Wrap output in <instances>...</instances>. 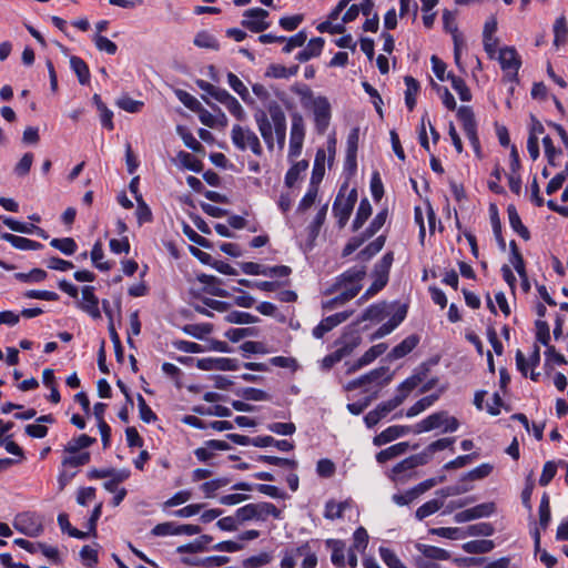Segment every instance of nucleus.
<instances>
[{
  "instance_id": "774afa93",
  "label": "nucleus",
  "mask_w": 568,
  "mask_h": 568,
  "mask_svg": "<svg viewBox=\"0 0 568 568\" xmlns=\"http://www.w3.org/2000/svg\"><path fill=\"white\" fill-rule=\"evenodd\" d=\"M335 464L327 458L320 459L316 465V473L322 478H329L335 474Z\"/></svg>"
},
{
  "instance_id": "6e6d98bb",
  "label": "nucleus",
  "mask_w": 568,
  "mask_h": 568,
  "mask_svg": "<svg viewBox=\"0 0 568 568\" xmlns=\"http://www.w3.org/2000/svg\"><path fill=\"white\" fill-rule=\"evenodd\" d=\"M394 261L392 252L386 253L382 260L375 265L373 275H378L388 280L390 266Z\"/></svg>"
},
{
  "instance_id": "0eeeda50",
  "label": "nucleus",
  "mask_w": 568,
  "mask_h": 568,
  "mask_svg": "<svg viewBox=\"0 0 568 568\" xmlns=\"http://www.w3.org/2000/svg\"><path fill=\"white\" fill-rule=\"evenodd\" d=\"M344 189V186L341 189L333 204V213L337 219L339 227H344L346 225L357 201L356 189H352L346 196L342 194Z\"/></svg>"
},
{
  "instance_id": "cd10ccee",
  "label": "nucleus",
  "mask_w": 568,
  "mask_h": 568,
  "mask_svg": "<svg viewBox=\"0 0 568 568\" xmlns=\"http://www.w3.org/2000/svg\"><path fill=\"white\" fill-rule=\"evenodd\" d=\"M387 314V304L385 302L373 304L364 311L358 323L364 321L381 322Z\"/></svg>"
},
{
  "instance_id": "864d4df0",
  "label": "nucleus",
  "mask_w": 568,
  "mask_h": 568,
  "mask_svg": "<svg viewBox=\"0 0 568 568\" xmlns=\"http://www.w3.org/2000/svg\"><path fill=\"white\" fill-rule=\"evenodd\" d=\"M104 257L103 247L101 242H97L91 251V260L94 266L101 271H108L111 268L109 262H102Z\"/></svg>"
},
{
  "instance_id": "9d476101",
  "label": "nucleus",
  "mask_w": 568,
  "mask_h": 568,
  "mask_svg": "<svg viewBox=\"0 0 568 568\" xmlns=\"http://www.w3.org/2000/svg\"><path fill=\"white\" fill-rule=\"evenodd\" d=\"M500 67L508 80L513 81L521 65L520 58L514 47H505L499 50Z\"/></svg>"
},
{
  "instance_id": "a19ab883",
  "label": "nucleus",
  "mask_w": 568,
  "mask_h": 568,
  "mask_svg": "<svg viewBox=\"0 0 568 568\" xmlns=\"http://www.w3.org/2000/svg\"><path fill=\"white\" fill-rule=\"evenodd\" d=\"M307 168L308 162L305 160L294 163L285 175V184L288 187H292L300 179L301 174L307 170Z\"/></svg>"
},
{
  "instance_id": "37998d69",
  "label": "nucleus",
  "mask_w": 568,
  "mask_h": 568,
  "mask_svg": "<svg viewBox=\"0 0 568 568\" xmlns=\"http://www.w3.org/2000/svg\"><path fill=\"white\" fill-rule=\"evenodd\" d=\"M443 506H444L443 500H438V499L428 500L427 503L423 504L420 507L417 508L415 516L418 520H423L426 517L438 511Z\"/></svg>"
},
{
  "instance_id": "8fccbe9b",
  "label": "nucleus",
  "mask_w": 568,
  "mask_h": 568,
  "mask_svg": "<svg viewBox=\"0 0 568 568\" xmlns=\"http://www.w3.org/2000/svg\"><path fill=\"white\" fill-rule=\"evenodd\" d=\"M50 245L65 255H72L77 251V243L72 237L53 239Z\"/></svg>"
},
{
  "instance_id": "58836bf2",
  "label": "nucleus",
  "mask_w": 568,
  "mask_h": 568,
  "mask_svg": "<svg viewBox=\"0 0 568 568\" xmlns=\"http://www.w3.org/2000/svg\"><path fill=\"white\" fill-rule=\"evenodd\" d=\"M90 462V453H75V454H65L62 459L63 468H77L83 465H87Z\"/></svg>"
},
{
  "instance_id": "e2e57ef3",
  "label": "nucleus",
  "mask_w": 568,
  "mask_h": 568,
  "mask_svg": "<svg viewBox=\"0 0 568 568\" xmlns=\"http://www.w3.org/2000/svg\"><path fill=\"white\" fill-rule=\"evenodd\" d=\"M136 202H138V207H136L135 215L138 219V223L140 225H142L144 223L151 222L152 221V212H151L150 207L148 206V204L144 202L143 197L139 196Z\"/></svg>"
},
{
  "instance_id": "7c9ffc66",
  "label": "nucleus",
  "mask_w": 568,
  "mask_h": 568,
  "mask_svg": "<svg viewBox=\"0 0 568 568\" xmlns=\"http://www.w3.org/2000/svg\"><path fill=\"white\" fill-rule=\"evenodd\" d=\"M416 549L426 558L428 559H433V560H447L449 559L450 555L447 550L443 549V548H439V547H436V546H430V545H425V544H417L416 545Z\"/></svg>"
},
{
  "instance_id": "f704fd0d",
  "label": "nucleus",
  "mask_w": 568,
  "mask_h": 568,
  "mask_svg": "<svg viewBox=\"0 0 568 568\" xmlns=\"http://www.w3.org/2000/svg\"><path fill=\"white\" fill-rule=\"evenodd\" d=\"M494 541L488 539L471 540L463 545V549L467 554H486L494 549Z\"/></svg>"
},
{
  "instance_id": "de8ad7c7",
  "label": "nucleus",
  "mask_w": 568,
  "mask_h": 568,
  "mask_svg": "<svg viewBox=\"0 0 568 568\" xmlns=\"http://www.w3.org/2000/svg\"><path fill=\"white\" fill-rule=\"evenodd\" d=\"M387 215V209H384L376 214V216L371 222L369 226L363 232L366 235V237L371 239L383 227V225L386 222Z\"/></svg>"
},
{
  "instance_id": "f8f14e48",
  "label": "nucleus",
  "mask_w": 568,
  "mask_h": 568,
  "mask_svg": "<svg viewBox=\"0 0 568 568\" xmlns=\"http://www.w3.org/2000/svg\"><path fill=\"white\" fill-rule=\"evenodd\" d=\"M313 113L316 130L322 134L327 130L331 121V104L325 97L313 100Z\"/></svg>"
},
{
  "instance_id": "4d7b16f0",
  "label": "nucleus",
  "mask_w": 568,
  "mask_h": 568,
  "mask_svg": "<svg viewBox=\"0 0 568 568\" xmlns=\"http://www.w3.org/2000/svg\"><path fill=\"white\" fill-rule=\"evenodd\" d=\"M307 40V34L305 31H300L291 38H286L285 45L283 47L284 53L292 52L295 48H301L305 44Z\"/></svg>"
},
{
  "instance_id": "423d86ee",
  "label": "nucleus",
  "mask_w": 568,
  "mask_h": 568,
  "mask_svg": "<svg viewBox=\"0 0 568 568\" xmlns=\"http://www.w3.org/2000/svg\"><path fill=\"white\" fill-rule=\"evenodd\" d=\"M305 133L306 128L303 115L298 112L293 113L291 115L288 159L294 160L301 155Z\"/></svg>"
},
{
  "instance_id": "c756f323",
  "label": "nucleus",
  "mask_w": 568,
  "mask_h": 568,
  "mask_svg": "<svg viewBox=\"0 0 568 568\" xmlns=\"http://www.w3.org/2000/svg\"><path fill=\"white\" fill-rule=\"evenodd\" d=\"M349 507V501H335L333 499L325 504L324 517L329 520L339 519Z\"/></svg>"
},
{
  "instance_id": "4c0bfd02",
  "label": "nucleus",
  "mask_w": 568,
  "mask_h": 568,
  "mask_svg": "<svg viewBox=\"0 0 568 568\" xmlns=\"http://www.w3.org/2000/svg\"><path fill=\"white\" fill-rule=\"evenodd\" d=\"M95 442V438L90 437L85 434L80 435L77 438L71 439L64 447L65 454H75L80 449L91 446Z\"/></svg>"
},
{
  "instance_id": "aec40b11",
  "label": "nucleus",
  "mask_w": 568,
  "mask_h": 568,
  "mask_svg": "<svg viewBox=\"0 0 568 568\" xmlns=\"http://www.w3.org/2000/svg\"><path fill=\"white\" fill-rule=\"evenodd\" d=\"M410 432L409 426L394 425L384 429L373 439L375 446L386 445Z\"/></svg>"
},
{
  "instance_id": "bf43d9fd",
  "label": "nucleus",
  "mask_w": 568,
  "mask_h": 568,
  "mask_svg": "<svg viewBox=\"0 0 568 568\" xmlns=\"http://www.w3.org/2000/svg\"><path fill=\"white\" fill-rule=\"evenodd\" d=\"M16 278L26 283H39L45 280L47 272L41 268H33L29 273H17Z\"/></svg>"
},
{
  "instance_id": "72a5a7b5",
  "label": "nucleus",
  "mask_w": 568,
  "mask_h": 568,
  "mask_svg": "<svg viewBox=\"0 0 568 568\" xmlns=\"http://www.w3.org/2000/svg\"><path fill=\"white\" fill-rule=\"evenodd\" d=\"M415 468V465L409 457L403 459L402 462H399L398 464H396L392 470H390V474H389V478L390 480H393L394 483H399V481H404L405 480V473L408 471V470H412Z\"/></svg>"
},
{
  "instance_id": "680f3d73",
  "label": "nucleus",
  "mask_w": 568,
  "mask_h": 568,
  "mask_svg": "<svg viewBox=\"0 0 568 568\" xmlns=\"http://www.w3.org/2000/svg\"><path fill=\"white\" fill-rule=\"evenodd\" d=\"M493 470L491 465L481 464L480 466L468 471L463 478L462 481L465 480H478L487 477Z\"/></svg>"
},
{
  "instance_id": "4468645a",
  "label": "nucleus",
  "mask_w": 568,
  "mask_h": 568,
  "mask_svg": "<svg viewBox=\"0 0 568 568\" xmlns=\"http://www.w3.org/2000/svg\"><path fill=\"white\" fill-rule=\"evenodd\" d=\"M82 297L79 302V307L88 313L92 318L99 320L101 318V312L99 308V298L94 294V287L91 285H85L82 287Z\"/></svg>"
},
{
  "instance_id": "79ce46f5",
  "label": "nucleus",
  "mask_w": 568,
  "mask_h": 568,
  "mask_svg": "<svg viewBox=\"0 0 568 568\" xmlns=\"http://www.w3.org/2000/svg\"><path fill=\"white\" fill-rule=\"evenodd\" d=\"M318 194V186H316L315 181L310 182V187L303 199L300 201L297 206L298 213H304L307 211L316 201Z\"/></svg>"
},
{
  "instance_id": "dca6fc26",
  "label": "nucleus",
  "mask_w": 568,
  "mask_h": 568,
  "mask_svg": "<svg viewBox=\"0 0 568 568\" xmlns=\"http://www.w3.org/2000/svg\"><path fill=\"white\" fill-rule=\"evenodd\" d=\"M197 367L203 371H236L239 363L234 358L206 357L197 361Z\"/></svg>"
},
{
  "instance_id": "a18cd8bd",
  "label": "nucleus",
  "mask_w": 568,
  "mask_h": 568,
  "mask_svg": "<svg viewBox=\"0 0 568 568\" xmlns=\"http://www.w3.org/2000/svg\"><path fill=\"white\" fill-rule=\"evenodd\" d=\"M385 241V235H379L358 253V257L362 260H369L384 247Z\"/></svg>"
},
{
  "instance_id": "f257e3e1",
  "label": "nucleus",
  "mask_w": 568,
  "mask_h": 568,
  "mask_svg": "<svg viewBox=\"0 0 568 568\" xmlns=\"http://www.w3.org/2000/svg\"><path fill=\"white\" fill-rule=\"evenodd\" d=\"M267 111L270 118L263 110L254 114L257 129L268 150L272 151L274 149V136L276 138L278 149L283 150L286 140V115L276 102L271 103Z\"/></svg>"
},
{
  "instance_id": "13d9d810",
  "label": "nucleus",
  "mask_w": 568,
  "mask_h": 568,
  "mask_svg": "<svg viewBox=\"0 0 568 568\" xmlns=\"http://www.w3.org/2000/svg\"><path fill=\"white\" fill-rule=\"evenodd\" d=\"M375 280L372 283V285L366 290V292L361 296L358 300V303H363L364 301H367L368 298L373 297L375 294H377L385 285L387 284L388 280L378 275H374Z\"/></svg>"
},
{
  "instance_id": "393cba45",
  "label": "nucleus",
  "mask_w": 568,
  "mask_h": 568,
  "mask_svg": "<svg viewBox=\"0 0 568 568\" xmlns=\"http://www.w3.org/2000/svg\"><path fill=\"white\" fill-rule=\"evenodd\" d=\"M324 39L323 38H313L308 41L307 45L298 52L296 55V60L300 62H306L312 58H316L322 53L324 48Z\"/></svg>"
},
{
  "instance_id": "5701e85b",
  "label": "nucleus",
  "mask_w": 568,
  "mask_h": 568,
  "mask_svg": "<svg viewBox=\"0 0 568 568\" xmlns=\"http://www.w3.org/2000/svg\"><path fill=\"white\" fill-rule=\"evenodd\" d=\"M386 349H387V345L384 343L372 346L368 351H366L363 354V356L353 366H351L347 369V373L355 372L356 369H358L365 365H368L375 358H377L378 356L384 354Z\"/></svg>"
},
{
  "instance_id": "bb28decb",
  "label": "nucleus",
  "mask_w": 568,
  "mask_h": 568,
  "mask_svg": "<svg viewBox=\"0 0 568 568\" xmlns=\"http://www.w3.org/2000/svg\"><path fill=\"white\" fill-rule=\"evenodd\" d=\"M408 447H409V445L406 442L389 446L386 449H383L376 454V460L379 464H384L395 457H398V456L405 454L407 452Z\"/></svg>"
},
{
  "instance_id": "ddd939ff",
  "label": "nucleus",
  "mask_w": 568,
  "mask_h": 568,
  "mask_svg": "<svg viewBox=\"0 0 568 568\" xmlns=\"http://www.w3.org/2000/svg\"><path fill=\"white\" fill-rule=\"evenodd\" d=\"M495 511L494 503H484L473 508L459 511L454 516V521L457 524L467 523L474 519L488 517Z\"/></svg>"
},
{
  "instance_id": "09e8293b",
  "label": "nucleus",
  "mask_w": 568,
  "mask_h": 568,
  "mask_svg": "<svg viewBox=\"0 0 568 568\" xmlns=\"http://www.w3.org/2000/svg\"><path fill=\"white\" fill-rule=\"evenodd\" d=\"M257 460L270 464V465L288 468L292 470L297 468V462L294 459H287V458L276 457V456L260 455Z\"/></svg>"
},
{
  "instance_id": "6e6552de",
  "label": "nucleus",
  "mask_w": 568,
  "mask_h": 568,
  "mask_svg": "<svg viewBox=\"0 0 568 568\" xmlns=\"http://www.w3.org/2000/svg\"><path fill=\"white\" fill-rule=\"evenodd\" d=\"M366 276L365 266H354L342 273L334 284V290H351L356 292V295L362 290V281Z\"/></svg>"
},
{
  "instance_id": "a878e982",
  "label": "nucleus",
  "mask_w": 568,
  "mask_h": 568,
  "mask_svg": "<svg viewBox=\"0 0 568 568\" xmlns=\"http://www.w3.org/2000/svg\"><path fill=\"white\" fill-rule=\"evenodd\" d=\"M387 372H388L387 367H379V368L373 369L369 373L349 382L346 386V389L352 390V389L362 387L366 384L377 382L379 378L384 377Z\"/></svg>"
},
{
  "instance_id": "ea45409f",
  "label": "nucleus",
  "mask_w": 568,
  "mask_h": 568,
  "mask_svg": "<svg viewBox=\"0 0 568 568\" xmlns=\"http://www.w3.org/2000/svg\"><path fill=\"white\" fill-rule=\"evenodd\" d=\"M447 79L450 80L453 89L457 92L462 101L471 100L470 90L462 78L453 73H448Z\"/></svg>"
},
{
  "instance_id": "9b49d317",
  "label": "nucleus",
  "mask_w": 568,
  "mask_h": 568,
  "mask_svg": "<svg viewBox=\"0 0 568 568\" xmlns=\"http://www.w3.org/2000/svg\"><path fill=\"white\" fill-rule=\"evenodd\" d=\"M242 26L252 32L258 33L266 30L270 23L266 21L268 12L262 8H253L244 11Z\"/></svg>"
},
{
  "instance_id": "2f4dec72",
  "label": "nucleus",
  "mask_w": 568,
  "mask_h": 568,
  "mask_svg": "<svg viewBox=\"0 0 568 568\" xmlns=\"http://www.w3.org/2000/svg\"><path fill=\"white\" fill-rule=\"evenodd\" d=\"M405 84H406V91H405V103L408 110H413L416 105V95L419 91V84L418 82L410 75H406L404 78Z\"/></svg>"
},
{
  "instance_id": "e433bc0d",
  "label": "nucleus",
  "mask_w": 568,
  "mask_h": 568,
  "mask_svg": "<svg viewBox=\"0 0 568 568\" xmlns=\"http://www.w3.org/2000/svg\"><path fill=\"white\" fill-rule=\"evenodd\" d=\"M372 214V206L367 199H363L353 221V231L359 230Z\"/></svg>"
},
{
  "instance_id": "6ab92c4d",
  "label": "nucleus",
  "mask_w": 568,
  "mask_h": 568,
  "mask_svg": "<svg viewBox=\"0 0 568 568\" xmlns=\"http://www.w3.org/2000/svg\"><path fill=\"white\" fill-rule=\"evenodd\" d=\"M407 306L400 305L396 312L392 315L390 320L383 324L373 334V339L382 338L389 333H392L406 317Z\"/></svg>"
},
{
  "instance_id": "052dcab7",
  "label": "nucleus",
  "mask_w": 568,
  "mask_h": 568,
  "mask_svg": "<svg viewBox=\"0 0 568 568\" xmlns=\"http://www.w3.org/2000/svg\"><path fill=\"white\" fill-rule=\"evenodd\" d=\"M212 325L209 323L191 324L184 327V332L195 338H203L212 332Z\"/></svg>"
},
{
  "instance_id": "1a4fd4ad",
  "label": "nucleus",
  "mask_w": 568,
  "mask_h": 568,
  "mask_svg": "<svg viewBox=\"0 0 568 568\" xmlns=\"http://www.w3.org/2000/svg\"><path fill=\"white\" fill-rule=\"evenodd\" d=\"M457 116L463 124L466 138L469 140L476 153L480 151V143L477 135L476 121L470 106L463 105L457 111Z\"/></svg>"
},
{
  "instance_id": "7ed1b4c3",
  "label": "nucleus",
  "mask_w": 568,
  "mask_h": 568,
  "mask_svg": "<svg viewBox=\"0 0 568 568\" xmlns=\"http://www.w3.org/2000/svg\"><path fill=\"white\" fill-rule=\"evenodd\" d=\"M423 375H413L405 379L397 388V394L389 400L379 404L376 409L383 417H386L390 412L404 403L409 394L423 382Z\"/></svg>"
},
{
  "instance_id": "0e129e2a",
  "label": "nucleus",
  "mask_w": 568,
  "mask_h": 568,
  "mask_svg": "<svg viewBox=\"0 0 568 568\" xmlns=\"http://www.w3.org/2000/svg\"><path fill=\"white\" fill-rule=\"evenodd\" d=\"M225 321L234 324H250L256 321V317L246 312L233 311L225 316Z\"/></svg>"
},
{
  "instance_id": "473e14b6",
  "label": "nucleus",
  "mask_w": 568,
  "mask_h": 568,
  "mask_svg": "<svg viewBox=\"0 0 568 568\" xmlns=\"http://www.w3.org/2000/svg\"><path fill=\"white\" fill-rule=\"evenodd\" d=\"M71 69L77 74L81 84H87L90 80V71L88 64L79 57L72 55L70 58Z\"/></svg>"
},
{
  "instance_id": "49530a36",
  "label": "nucleus",
  "mask_w": 568,
  "mask_h": 568,
  "mask_svg": "<svg viewBox=\"0 0 568 568\" xmlns=\"http://www.w3.org/2000/svg\"><path fill=\"white\" fill-rule=\"evenodd\" d=\"M327 210L328 205H323L316 213L313 222L308 225V234L312 239H315L318 235L320 230L325 222Z\"/></svg>"
},
{
  "instance_id": "f3484780",
  "label": "nucleus",
  "mask_w": 568,
  "mask_h": 568,
  "mask_svg": "<svg viewBox=\"0 0 568 568\" xmlns=\"http://www.w3.org/2000/svg\"><path fill=\"white\" fill-rule=\"evenodd\" d=\"M13 526L18 531L30 537H36L42 531L41 524L36 521L33 516L30 514H21L17 516Z\"/></svg>"
},
{
  "instance_id": "338daca9",
  "label": "nucleus",
  "mask_w": 568,
  "mask_h": 568,
  "mask_svg": "<svg viewBox=\"0 0 568 568\" xmlns=\"http://www.w3.org/2000/svg\"><path fill=\"white\" fill-rule=\"evenodd\" d=\"M224 105L236 120L244 121L246 119V112L233 95L225 102Z\"/></svg>"
},
{
  "instance_id": "2eb2a0df",
  "label": "nucleus",
  "mask_w": 568,
  "mask_h": 568,
  "mask_svg": "<svg viewBox=\"0 0 568 568\" xmlns=\"http://www.w3.org/2000/svg\"><path fill=\"white\" fill-rule=\"evenodd\" d=\"M352 314L353 311H344L323 318L320 324L314 327L313 336L315 338H322L326 333L345 322Z\"/></svg>"
},
{
  "instance_id": "b1692460",
  "label": "nucleus",
  "mask_w": 568,
  "mask_h": 568,
  "mask_svg": "<svg viewBox=\"0 0 568 568\" xmlns=\"http://www.w3.org/2000/svg\"><path fill=\"white\" fill-rule=\"evenodd\" d=\"M327 548L332 550L331 561L337 568L345 566V542L339 539H327L325 541Z\"/></svg>"
},
{
  "instance_id": "5fc2aeb1",
  "label": "nucleus",
  "mask_w": 568,
  "mask_h": 568,
  "mask_svg": "<svg viewBox=\"0 0 568 568\" xmlns=\"http://www.w3.org/2000/svg\"><path fill=\"white\" fill-rule=\"evenodd\" d=\"M379 556L389 568H407L397 555L389 548L381 547Z\"/></svg>"
},
{
  "instance_id": "a211bd4d",
  "label": "nucleus",
  "mask_w": 568,
  "mask_h": 568,
  "mask_svg": "<svg viewBox=\"0 0 568 568\" xmlns=\"http://www.w3.org/2000/svg\"><path fill=\"white\" fill-rule=\"evenodd\" d=\"M231 446L224 440H206L202 447L194 450V455L200 462H209L214 457L215 450H229Z\"/></svg>"
},
{
  "instance_id": "c85d7f7f",
  "label": "nucleus",
  "mask_w": 568,
  "mask_h": 568,
  "mask_svg": "<svg viewBox=\"0 0 568 568\" xmlns=\"http://www.w3.org/2000/svg\"><path fill=\"white\" fill-rule=\"evenodd\" d=\"M508 220L511 229L518 233L525 241L530 239L528 229L523 224L521 219L514 205H509L507 209Z\"/></svg>"
},
{
  "instance_id": "c9c22d12",
  "label": "nucleus",
  "mask_w": 568,
  "mask_h": 568,
  "mask_svg": "<svg viewBox=\"0 0 568 568\" xmlns=\"http://www.w3.org/2000/svg\"><path fill=\"white\" fill-rule=\"evenodd\" d=\"M337 291L339 292V294H337L332 300H328L325 303H323L324 310L332 311L338 306L344 305L345 303H347L348 301H351L352 298H354L356 296V292L351 291V290H337Z\"/></svg>"
},
{
  "instance_id": "f03ea898",
  "label": "nucleus",
  "mask_w": 568,
  "mask_h": 568,
  "mask_svg": "<svg viewBox=\"0 0 568 568\" xmlns=\"http://www.w3.org/2000/svg\"><path fill=\"white\" fill-rule=\"evenodd\" d=\"M282 511L272 503L260 501L247 504L237 509V519L240 524L246 521H265L270 516L280 519Z\"/></svg>"
},
{
  "instance_id": "c03bdc74",
  "label": "nucleus",
  "mask_w": 568,
  "mask_h": 568,
  "mask_svg": "<svg viewBox=\"0 0 568 568\" xmlns=\"http://www.w3.org/2000/svg\"><path fill=\"white\" fill-rule=\"evenodd\" d=\"M438 399V395H429L417 400L413 406H410L406 413L407 417H414L419 413L424 412L426 408L430 407Z\"/></svg>"
},
{
  "instance_id": "3c124183",
  "label": "nucleus",
  "mask_w": 568,
  "mask_h": 568,
  "mask_svg": "<svg viewBox=\"0 0 568 568\" xmlns=\"http://www.w3.org/2000/svg\"><path fill=\"white\" fill-rule=\"evenodd\" d=\"M229 483H230L229 478H225V477L216 478V479L203 483L201 485V490L204 493L205 497L212 498L216 490L225 487L226 485H229Z\"/></svg>"
},
{
  "instance_id": "412c9836",
  "label": "nucleus",
  "mask_w": 568,
  "mask_h": 568,
  "mask_svg": "<svg viewBox=\"0 0 568 568\" xmlns=\"http://www.w3.org/2000/svg\"><path fill=\"white\" fill-rule=\"evenodd\" d=\"M0 237L18 250L37 251L42 248L41 243L11 233H2Z\"/></svg>"
},
{
  "instance_id": "20e7f679",
  "label": "nucleus",
  "mask_w": 568,
  "mask_h": 568,
  "mask_svg": "<svg viewBox=\"0 0 568 568\" xmlns=\"http://www.w3.org/2000/svg\"><path fill=\"white\" fill-rule=\"evenodd\" d=\"M231 140L240 151L250 149L257 156L263 153V148L258 136L247 126H242L240 124L233 125Z\"/></svg>"
},
{
  "instance_id": "603ef678",
  "label": "nucleus",
  "mask_w": 568,
  "mask_h": 568,
  "mask_svg": "<svg viewBox=\"0 0 568 568\" xmlns=\"http://www.w3.org/2000/svg\"><path fill=\"white\" fill-rule=\"evenodd\" d=\"M359 130L354 128L347 136V163L355 164Z\"/></svg>"
},
{
  "instance_id": "69168bd1",
  "label": "nucleus",
  "mask_w": 568,
  "mask_h": 568,
  "mask_svg": "<svg viewBox=\"0 0 568 568\" xmlns=\"http://www.w3.org/2000/svg\"><path fill=\"white\" fill-rule=\"evenodd\" d=\"M368 544V534L365 528L358 527L353 535V548L363 552Z\"/></svg>"
},
{
  "instance_id": "4be33fe9",
  "label": "nucleus",
  "mask_w": 568,
  "mask_h": 568,
  "mask_svg": "<svg viewBox=\"0 0 568 568\" xmlns=\"http://www.w3.org/2000/svg\"><path fill=\"white\" fill-rule=\"evenodd\" d=\"M419 343V337L417 335H409L404 341H402L398 345H396L390 353L388 354V358L390 359H399L407 354H409Z\"/></svg>"
},
{
  "instance_id": "39448f33",
  "label": "nucleus",
  "mask_w": 568,
  "mask_h": 568,
  "mask_svg": "<svg viewBox=\"0 0 568 568\" xmlns=\"http://www.w3.org/2000/svg\"><path fill=\"white\" fill-rule=\"evenodd\" d=\"M459 422L455 417L449 416L447 412H437L419 422L414 432L420 434L436 428H443L445 433H453L457 430Z\"/></svg>"
}]
</instances>
